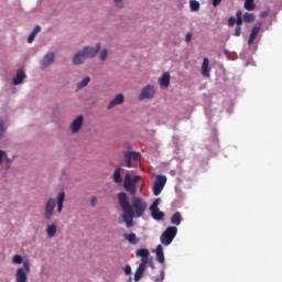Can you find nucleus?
Masks as SVG:
<instances>
[{
	"label": "nucleus",
	"instance_id": "12",
	"mask_svg": "<svg viewBox=\"0 0 282 282\" xmlns=\"http://www.w3.org/2000/svg\"><path fill=\"white\" fill-rule=\"evenodd\" d=\"M164 186H166V176L158 175L153 185L154 196H160V194H162V191H164Z\"/></svg>",
	"mask_w": 282,
	"mask_h": 282
},
{
	"label": "nucleus",
	"instance_id": "25",
	"mask_svg": "<svg viewBox=\"0 0 282 282\" xmlns=\"http://www.w3.org/2000/svg\"><path fill=\"white\" fill-rule=\"evenodd\" d=\"M123 237L126 241H129V243H132V246H135V243L140 242V239H138L135 234H124Z\"/></svg>",
	"mask_w": 282,
	"mask_h": 282
},
{
	"label": "nucleus",
	"instance_id": "31",
	"mask_svg": "<svg viewBox=\"0 0 282 282\" xmlns=\"http://www.w3.org/2000/svg\"><path fill=\"white\" fill-rule=\"evenodd\" d=\"M25 261H23V257L15 254L12 258V263H14L15 265H21V263H24Z\"/></svg>",
	"mask_w": 282,
	"mask_h": 282
},
{
	"label": "nucleus",
	"instance_id": "46",
	"mask_svg": "<svg viewBox=\"0 0 282 282\" xmlns=\"http://www.w3.org/2000/svg\"><path fill=\"white\" fill-rule=\"evenodd\" d=\"M144 209H147V203L142 204V210L144 212Z\"/></svg>",
	"mask_w": 282,
	"mask_h": 282
},
{
	"label": "nucleus",
	"instance_id": "34",
	"mask_svg": "<svg viewBox=\"0 0 282 282\" xmlns=\"http://www.w3.org/2000/svg\"><path fill=\"white\" fill-rule=\"evenodd\" d=\"M254 19H256V17L252 13L246 12L243 14V21L247 22V23H250V22L254 21Z\"/></svg>",
	"mask_w": 282,
	"mask_h": 282
},
{
	"label": "nucleus",
	"instance_id": "49",
	"mask_svg": "<svg viewBox=\"0 0 282 282\" xmlns=\"http://www.w3.org/2000/svg\"><path fill=\"white\" fill-rule=\"evenodd\" d=\"M139 100H142V94L139 95Z\"/></svg>",
	"mask_w": 282,
	"mask_h": 282
},
{
	"label": "nucleus",
	"instance_id": "8",
	"mask_svg": "<svg viewBox=\"0 0 282 282\" xmlns=\"http://www.w3.org/2000/svg\"><path fill=\"white\" fill-rule=\"evenodd\" d=\"M56 63V53L53 51L46 52L40 59V69H47Z\"/></svg>",
	"mask_w": 282,
	"mask_h": 282
},
{
	"label": "nucleus",
	"instance_id": "47",
	"mask_svg": "<svg viewBox=\"0 0 282 282\" xmlns=\"http://www.w3.org/2000/svg\"><path fill=\"white\" fill-rule=\"evenodd\" d=\"M128 282H133V278L130 276V278L128 279Z\"/></svg>",
	"mask_w": 282,
	"mask_h": 282
},
{
	"label": "nucleus",
	"instance_id": "10",
	"mask_svg": "<svg viewBox=\"0 0 282 282\" xmlns=\"http://www.w3.org/2000/svg\"><path fill=\"white\" fill-rule=\"evenodd\" d=\"M162 203V198H156L150 206L151 216L154 220L161 221L164 219V212H161L159 206Z\"/></svg>",
	"mask_w": 282,
	"mask_h": 282
},
{
	"label": "nucleus",
	"instance_id": "18",
	"mask_svg": "<svg viewBox=\"0 0 282 282\" xmlns=\"http://www.w3.org/2000/svg\"><path fill=\"white\" fill-rule=\"evenodd\" d=\"M155 254H156V261L160 264H164V262L166 261V258L164 257V248L162 247V245L156 246Z\"/></svg>",
	"mask_w": 282,
	"mask_h": 282
},
{
	"label": "nucleus",
	"instance_id": "16",
	"mask_svg": "<svg viewBox=\"0 0 282 282\" xmlns=\"http://www.w3.org/2000/svg\"><path fill=\"white\" fill-rule=\"evenodd\" d=\"M261 26H262L261 22H257L256 25L252 28V31H251V34H250V37L248 41L249 45H251L254 42L257 35L259 34V32L261 30Z\"/></svg>",
	"mask_w": 282,
	"mask_h": 282
},
{
	"label": "nucleus",
	"instance_id": "20",
	"mask_svg": "<svg viewBox=\"0 0 282 282\" xmlns=\"http://www.w3.org/2000/svg\"><path fill=\"white\" fill-rule=\"evenodd\" d=\"M6 131H8V122L6 121V117L0 116V141L3 140Z\"/></svg>",
	"mask_w": 282,
	"mask_h": 282
},
{
	"label": "nucleus",
	"instance_id": "45",
	"mask_svg": "<svg viewBox=\"0 0 282 282\" xmlns=\"http://www.w3.org/2000/svg\"><path fill=\"white\" fill-rule=\"evenodd\" d=\"M267 15H268V12H267V11L261 12V14H260L261 18H265Z\"/></svg>",
	"mask_w": 282,
	"mask_h": 282
},
{
	"label": "nucleus",
	"instance_id": "4",
	"mask_svg": "<svg viewBox=\"0 0 282 282\" xmlns=\"http://www.w3.org/2000/svg\"><path fill=\"white\" fill-rule=\"evenodd\" d=\"M56 204H57V213H63V207L65 204V192H59L57 194L56 199L50 197L44 205V219L46 221H50V219H52V217H54V210L56 208Z\"/></svg>",
	"mask_w": 282,
	"mask_h": 282
},
{
	"label": "nucleus",
	"instance_id": "2",
	"mask_svg": "<svg viewBox=\"0 0 282 282\" xmlns=\"http://www.w3.org/2000/svg\"><path fill=\"white\" fill-rule=\"evenodd\" d=\"M101 44L97 43L95 46L93 45H86L82 48L77 50L73 57H72V64L75 66L85 65L87 62V58H96L98 55V52H100Z\"/></svg>",
	"mask_w": 282,
	"mask_h": 282
},
{
	"label": "nucleus",
	"instance_id": "13",
	"mask_svg": "<svg viewBox=\"0 0 282 282\" xmlns=\"http://www.w3.org/2000/svg\"><path fill=\"white\" fill-rule=\"evenodd\" d=\"M118 105H124V95L123 94H117L107 105L106 109L108 111H111V109H116Z\"/></svg>",
	"mask_w": 282,
	"mask_h": 282
},
{
	"label": "nucleus",
	"instance_id": "42",
	"mask_svg": "<svg viewBox=\"0 0 282 282\" xmlns=\"http://www.w3.org/2000/svg\"><path fill=\"white\" fill-rule=\"evenodd\" d=\"M236 23H237V26H241V24H242V18H237V19H236Z\"/></svg>",
	"mask_w": 282,
	"mask_h": 282
},
{
	"label": "nucleus",
	"instance_id": "38",
	"mask_svg": "<svg viewBox=\"0 0 282 282\" xmlns=\"http://www.w3.org/2000/svg\"><path fill=\"white\" fill-rule=\"evenodd\" d=\"M240 34H241V26L237 25L236 29H235L234 35L235 36H240Z\"/></svg>",
	"mask_w": 282,
	"mask_h": 282
},
{
	"label": "nucleus",
	"instance_id": "33",
	"mask_svg": "<svg viewBox=\"0 0 282 282\" xmlns=\"http://www.w3.org/2000/svg\"><path fill=\"white\" fill-rule=\"evenodd\" d=\"M107 56H109V51L107 48H102L99 53L100 61H107Z\"/></svg>",
	"mask_w": 282,
	"mask_h": 282
},
{
	"label": "nucleus",
	"instance_id": "17",
	"mask_svg": "<svg viewBox=\"0 0 282 282\" xmlns=\"http://www.w3.org/2000/svg\"><path fill=\"white\" fill-rule=\"evenodd\" d=\"M153 96H155V87L148 85L147 87L143 88L142 90V98H148L151 99L153 98Z\"/></svg>",
	"mask_w": 282,
	"mask_h": 282
},
{
	"label": "nucleus",
	"instance_id": "24",
	"mask_svg": "<svg viewBox=\"0 0 282 282\" xmlns=\"http://www.w3.org/2000/svg\"><path fill=\"white\" fill-rule=\"evenodd\" d=\"M182 220L183 218L180 212L174 213L171 217V224L176 227L181 225Z\"/></svg>",
	"mask_w": 282,
	"mask_h": 282
},
{
	"label": "nucleus",
	"instance_id": "3",
	"mask_svg": "<svg viewBox=\"0 0 282 282\" xmlns=\"http://www.w3.org/2000/svg\"><path fill=\"white\" fill-rule=\"evenodd\" d=\"M117 197L121 210H123L121 217L127 228H131L133 226V217H135V212H133V207H131V204L129 203V197L124 192H120Z\"/></svg>",
	"mask_w": 282,
	"mask_h": 282
},
{
	"label": "nucleus",
	"instance_id": "40",
	"mask_svg": "<svg viewBox=\"0 0 282 282\" xmlns=\"http://www.w3.org/2000/svg\"><path fill=\"white\" fill-rule=\"evenodd\" d=\"M191 40H192V33H186V35H185V41L187 42V43H189L191 42Z\"/></svg>",
	"mask_w": 282,
	"mask_h": 282
},
{
	"label": "nucleus",
	"instance_id": "35",
	"mask_svg": "<svg viewBox=\"0 0 282 282\" xmlns=\"http://www.w3.org/2000/svg\"><path fill=\"white\" fill-rule=\"evenodd\" d=\"M96 204H98V197L91 196L90 197V206H91V208H96Z\"/></svg>",
	"mask_w": 282,
	"mask_h": 282
},
{
	"label": "nucleus",
	"instance_id": "43",
	"mask_svg": "<svg viewBox=\"0 0 282 282\" xmlns=\"http://www.w3.org/2000/svg\"><path fill=\"white\" fill-rule=\"evenodd\" d=\"M137 257H142V248L137 250Z\"/></svg>",
	"mask_w": 282,
	"mask_h": 282
},
{
	"label": "nucleus",
	"instance_id": "48",
	"mask_svg": "<svg viewBox=\"0 0 282 282\" xmlns=\"http://www.w3.org/2000/svg\"><path fill=\"white\" fill-rule=\"evenodd\" d=\"M150 267H151L152 269H155V265H154L153 263H151V262H150Z\"/></svg>",
	"mask_w": 282,
	"mask_h": 282
},
{
	"label": "nucleus",
	"instance_id": "6",
	"mask_svg": "<svg viewBox=\"0 0 282 282\" xmlns=\"http://www.w3.org/2000/svg\"><path fill=\"white\" fill-rule=\"evenodd\" d=\"M175 237H177V227L169 226L161 235V242L163 246L169 247L173 243Z\"/></svg>",
	"mask_w": 282,
	"mask_h": 282
},
{
	"label": "nucleus",
	"instance_id": "27",
	"mask_svg": "<svg viewBox=\"0 0 282 282\" xmlns=\"http://www.w3.org/2000/svg\"><path fill=\"white\" fill-rule=\"evenodd\" d=\"M149 258V249H142V272L147 268V259Z\"/></svg>",
	"mask_w": 282,
	"mask_h": 282
},
{
	"label": "nucleus",
	"instance_id": "36",
	"mask_svg": "<svg viewBox=\"0 0 282 282\" xmlns=\"http://www.w3.org/2000/svg\"><path fill=\"white\" fill-rule=\"evenodd\" d=\"M164 269L161 271V275L154 279V282H164Z\"/></svg>",
	"mask_w": 282,
	"mask_h": 282
},
{
	"label": "nucleus",
	"instance_id": "30",
	"mask_svg": "<svg viewBox=\"0 0 282 282\" xmlns=\"http://www.w3.org/2000/svg\"><path fill=\"white\" fill-rule=\"evenodd\" d=\"M189 9H191V11H193V12L198 11V9H199V2L196 1V0H191V1H189Z\"/></svg>",
	"mask_w": 282,
	"mask_h": 282
},
{
	"label": "nucleus",
	"instance_id": "26",
	"mask_svg": "<svg viewBox=\"0 0 282 282\" xmlns=\"http://www.w3.org/2000/svg\"><path fill=\"white\" fill-rule=\"evenodd\" d=\"M39 32H41V26L36 25L33 31L30 33L29 37H28V43H34V39H36V34H39Z\"/></svg>",
	"mask_w": 282,
	"mask_h": 282
},
{
	"label": "nucleus",
	"instance_id": "21",
	"mask_svg": "<svg viewBox=\"0 0 282 282\" xmlns=\"http://www.w3.org/2000/svg\"><path fill=\"white\" fill-rule=\"evenodd\" d=\"M159 83L161 87L169 88V85H171V74L169 72L164 73L159 79Z\"/></svg>",
	"mask_w": 282,
	"mask_h": 282
},
{
	"label": "nucleus",
	"instance_id": "5",
	"mask_svg": "<svg viewBox=\"0 0 282 282\" xmlns=\"http://www.w3.org/2000/svg\"><path fill=\"white\" fill-rule=\"evenodd\" d=\"M124 166L127 169H135L138 166V160H140V152L131 150L130 145H127L123 150Z\"/></svg>",
	"mask_w": 282,
	"mask_h": 282
},
{
	"label": "nucleus",
	"instance_id": "1",
	"mask_svg": "<svg viewBox=\"0 0 282 282\" xmlns=\"http://www.w3.org/2000/svg\"><path fill=\"white\" fill-rule=\"evenodd\" d=\"M141 180L142 176H131L129 173H127L123 178V188L127 191V193H130L132 197L133 208L138 217H142V198L135 196V194L138 193V183Z\"/></svg>",
	"mask_w": 282,
	"mask_h": 282
},
{
	"label": "nucleus",
	"instance_id": "7",
	"mask_svg": "<svg viewBox=\"0 0 282 282\" xmlns=\"http://www.w3.org/2000/svg\"><path fill=\"white\" fill-rule=\"evenodd\" d=\"M31 268L30 260H24L23 267L15 270V282H28V274H30Z\"/></svg>",
	"mask_w": 282,
	"mask_h": 282
},
{
	"label": "nucleus",
	"instance_id": "11",
	"mask_svg": "<svg viewBox=\"0 0 282 282\" xmlns=\"http://www.w3.org/2000/svg\"><path fill=\"white\" fill-rule=\"evenodd\" d=\"M12 166V160L10 159V154L8 151L0 149V171H4V175L7 171Z\"/></svg>",
	"mask_w": 282,
	"mask_h": 282
},
{
	"label": "nucleus",
	"instance_id": "32",
	"mask_svg": "<svg viewBox=\"0 0 282 282\" xmlns=\"http://www.w3.org/2000/svg\"><path fill=\"white\" fill-rule=\"evenodd\" d=\"M112 3L118 10H124V0H112Z\"/></svg>",
	"mask_w": 282,
	"mask_h": 282
},
{
	"label": "nucleus",
	"instance_id": "14",
	"mask_svg": "<svg viewBox=\"0 0 282 282\" xmlns=\"http://www.w3.org/2000/svg\"><path fill=\"white\" fill-rule=\"evenodd\" d=\"M25 78H28V75H25V70L18 69L15 75L12 78V83L15 86L23 85V80H25Z\"/></svg>",
	"mask_w": 282,
	"mask_h": 282
},
{
	"label": "nucleus",
	"instance_id": "23",
	"mask_svg": "<svg viewBox=\"0 0 282 282\" xmlns=\"http://www.w3.org/2000/svg\"><path fill=\"white\" fill-rule=\"evenodd\" d=\"M56 232H58V227L56 224L47 225L46 227V235L52 239V237H56Z\"/></svg>",
	"mask_w": 282,
	"mask_h": 282
},
{
	"label": "nucleus",
	"instance_id": "44",
	"mask_svg": "<svg viewBox=\"0 0 282 282\" xmlns=\"http://www.w3.org/2000/svg\"><path fill=\"white\" fill-rule=\"evenodd\" d=\"M237 19H242V12L240 10L237 11Z\"/></svg>",
	"mask_w": 282,
	"mask_h": 282
},
{
	"label": "nucleus",
	"instance_id": "22",
	"mask_svg": "<svg viewBox=\"0 0 282 282\" xmlns=\"http://www.w3.org/2000/svg\"><path fill=\"white\" fill-rule=\"evenodd\" d=\"M209 72V59L205 57L202 64V75L208 78L210 76Z\"/></svg>",
	"mask_w": 282,
	"mask_h": 282
},
{
	"label": "nucleus",
	"instance_id": "29",
	"mask_svg": "<svg viewBox=\"0 0 282 282\" xmlns=\"http://www.w3.org/2000/svg\"><path fill=\"white\" fill-rule=\"evenodd\" d=\"M256 8L254 0H246L245 1V9L248 11H252Z\"/></svg>",
	"mask_w": 282,
	"mask_h": 282
},
{
	"label": "nucleus",
	"instance_id": "28",
	"mask_svg": "<svg viewBox=\"0 0 282 282\" xmlns=\"http://www.w3.org/2000/svg\"><path fill=\"white\" fill-rule=\"evenodd\" d=\"M133 279L135 282H138L142 279V263H139Z\"/></svg>",
	"mask_w": 282,
	"mask_h": 282
},
{
	"label": "nucleus",
	"instance_id": "9",
	"mask_svg": "<svg viewBox=\"0 0 282 282\" xmlns=\"http://www.w3.org/2000/svg\"><path fill=\"white\" fill-rule=\"evenodd\" d=\"M85 124V116L78 115L76 116L69 123V131L76 135L83 130V126Z\"/></svg>",
	"mask_w": 282,
	"mask_h": 282
},
{
	"label": "nucleus",
	"instance_id": "37",
	"mask_svg": "<svg viewBox=\"0 0 282 282\" xmlns=\"http://www.w3.org/2000/svg\"><path fill=\"white\" fill-rule=\"evenodd\" d=\"M123 272H124V274H127L129 276L131 274V265L127 264L123 268Z\"/></svg>",
	"mask_w": 282,
	"mask_h": 282
},
{
	"label": "nucleus",
	"instance_id": "41",
	"mask_svg": "<svg viewBox=\"0 0 282 282\" xmlns=\"http://www.w3.org/2000/svg\"><path fill=\"white\" fill-rule=\"evenodd\" d=\"M223 0H213V7L216 8Z\"/></svg>",
	"mask_w": 282,
	"mask_h": 282
},
{
	"label": "nucleus",
	"instance_id": "19",
	"mask_svg": "<svg viewBox=\"0 0 282 282\" xmlns=\"http://www.w3.org/2000/svg\"><path fill=\"white\" fill-rule=\"evenodd\" d=\"M91 83V77L85 76L80 82L76 84V91H80L82 89H85Z\"/></svg>",
	"mask_w": 282,
	"mask_h": 282
},
{
	"label": "nucleus",
	"instance_id": "39",
	"mask_svg": "<svg viewBox=\"0 0 282 282\" xmlns=\"http://www.w3.org/2000/svg\"><path fill=\"white\" fill-rule=\"evenodd\" d=\"M236 23V19L234 17L229 18L228 24L232 26Z\"/></svg>",
	"mask_w": 282,
	"mask_h": 282
},
{
	"label": "nucleus",
	"instance_id": "15",
	"mask_svg": "<svg viewBox=\"0 0 282 282\" xmlns=\"http://www.w3.org/2000/svg\"><path fill=\"white\" fill-rule=\"evenodd\" d=\"M112 182H115V184H122V182H124V180L122 178V167L121 166H117L112 173Z\"/></svg>",
	"mask_w": 282,
	"mask_h": 282
}]
</instances>
